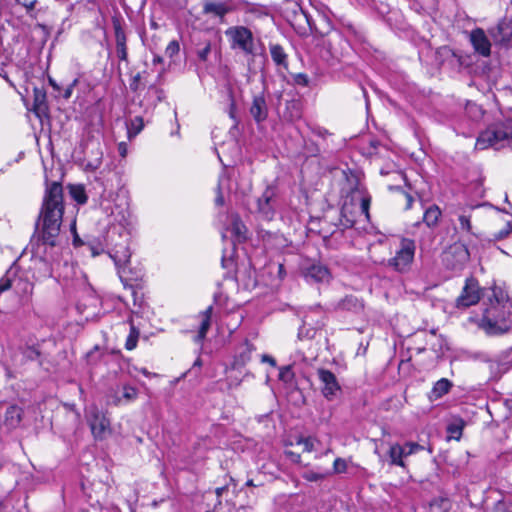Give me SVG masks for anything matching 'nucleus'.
Returning a JSON list of instances; mask_svg holds the SVG:
<instances>
[{
  "mask_svg": "<svg viewBox=\"0 0 512 512\" xmlns=\"http://www.w3.org/2000/svg\"><path fill=\"white\" fill-rule=\"evenodd\" d=\"M64 213L63 189L58 182L49 184L35 231L30 240L33 260V276L43 280L53 276L52 262L59 255V233Z\"/></svg>",
  "mask_w": 512,
  "mask_h": 512,
  "instance_id": "obj_1",
  "label": "nucleus"
},
{
  "mask_svg": "<svg viewBox=\"0 0 512 512\" xmlns=\"http://www.w3.org/2000/svg\"><path fill=\"white\" fill-rule=\"evenodd\" d=\"M110 218L104 235V244L106 252L114 261L121 282L127 286L132 280L127 276V265L132 255L134 221L128 207L121 205H115L111 210Z\"/></svg>",
  "mask_w": 512,
  "mask_h": 512,
  "instance_id": "obj_2",
  "label": "nucleus"
},
{
  "mask_svg": "<svg viewBox=\"0 0 512 512\" xmlns=\"http://www.w3.org/2000/svg\"><path fill=\"white\" fill-rule=\"evenodd\" d=\"M278 187L275 184H268L260 196L256 198L254 213L261 221H272L279 207Z\"/></svg>",
  "mask_w": 512,
  "mask_h": 512,
  "instance_id": "obj_3",
  "label": "nucleus"
},
{
  "mask_svg": "<svg viewBox=\"0 0 512 512\" xmlns=\"http://www.w3.org/2000/svg\"><path fill=\"white\" fill-rule=\"evenodd\" d=\"M423 449L424 447L416 442L409 441L403 445L395 442L389 444L385 458L379 453L378 447L375 448L374 453L379 456L380 461H386L390 466H397L406 470L407 464L405 459L410 455L422 451Z\"/></svg>",
  "mask_w": 512,
  "mask_h": 512,
  "instance_id": "obj_4",
  "label": "nucleus"
},
{
  "mask_svg": "<svg viewBox=\"0 0 512 512\" xmlns=\"http://www.w3.org/2000/svg\"><path fill=\"white\" fill-rule=\"evenodd\" d=\"M512 130L505 124H495L481 132L476 141V148L484 150L493 147L498 150L510 143L509 136Z\"/></svg>",
  "mask_w": 512,
  "mask_h": 512,
  "instance_id": "obj_5",
  "label": "nucleus"
},
{
  "mask_svg": "<svg viewBox=\"0 0 512 512\" xmlns=\"http://www.w3.org/2000/svg\"><path fill=\"white\" fill-rule=\"evenodd\" d=\"M225 35L232 50L241 51L245 55H256L254 35L248 27L231 26L226 29Z\"/></svg>",
  "mask_w": 512,
  "mask_h": 512,
  "instance_id": "obj_6",
  "label": "nucleus"
},
{
  "mask_svg": "<svg viewBox=\"0 0 512 512\" xmlns=\"http://www.w3.org/2000/svg\"><path fill=\"white\" fill-rule=\"evenodd\" d=\"M86 419L95 440L102 441L111 434L110 420L97 406L91 405L87 408Z\"/></svg>",
  "mask_w": 512,
  "mask_h": 512,
  "instance_id": "obj_7",
  "label": "nucleus"
},
{
  "mask_svg": "<svg viewBox=\"0 0 512 512\" xmlns=\"http://www.w3.org/2000/svg\"><path fill=\"white\" fill-rule=\"evenodd\" d=\"M415 249L416 245L413 240L403 238L395 256L388 260V266L400 273L408 272L414 259Z\"/></svg>",
  "mask_w": 512,
  "mask_h": 512,
  "instance_id": "obj_8",
  "label": "nucleus"
},
{
  "mask_svg": "<svg viewBox=\"0 0 512 512\" xmlns=\"http://www.w3.org/2000/svg\"><path fill=\"white\" fill-rule=\"evenodd\" d=\"M239 9L235 0H203L202 13L225 22L226 15Z\"/></svg>",
  "mask_w": 512,
  "mask_h": 512,
  "instance_id": "obj_9",
  "label": "nucleus"
},
{
  "mask_svg": "<svg viewBox=\"0 0 512 512\" xmlns=\"http://www.w3.org/2000/svg\"><path fill=\"white\" fill-rule=\"evenodd\" d=\"M470 260L468 248L461 243H455L443 254V263L453 271L462 270Z\"/></svg>",
  "mask_w": 512,
  "mask_h": 512,
  "instance_id": "obj_10",
  "label": "nucleus"
},
{
  "mask_svg": "<svg viewBox=\"0 0 512 512\" xmlns=\"http://www.w3.org/2000/svg\"><path fill=\"white\" fill-rule=\"evenodd\" d=\"M482 290L479 283L474 278H467L461 294L456 299V306L458 308H467L475 305L481 299Z\"/></svg>",
  "mask_w": 512,
  "mask_h": 512,
  "instance_id": "obj_11",
  "label": "nucleus"
},
{
  "mask_svg": "<svg viewBox=\"0 0 512 512\" xmlns=\"http://www.w3.org/2000/svg\"><path fill=\"white\" fill-rule=\"evenodd\" d=\"M318 379L321 382V392L327 400H333L341 391V386L330 370L320 368L317 370Z\"/></svg>",
  "mask_w": 512,
  "mask_h": 512,
  "instance_id": "obj_12",
  "label": "nucleus"
},
{
  "mask_svg": "<svg viewBox=\"0 0 512 512\" xmlns=\"http://www.w3.org/2000/svg\"><path fill=\"white\" fill-rule=\"evenodd\" d=\"M306 19L310 29L320 36L328 35L333 30L332 21L325 11H317L315 17L306 15Z\"/></svg>",
  "mask_w": 512,
  "mask_h": 512,
  "instance_id": "obj_13",
  "label": "nucleus"
},
{
  "mask_svg": "<svg viewBox=\"0 0 512 512\" xmlns=\"http://www.w3.org/2000/svg\"><path fill=\"white\" fill-rule=\"evenodd\" d=\"M315 312L320 314L322 317V311L319 308L315 309ZM324 325L323 319H317L314 321L312 315L305 314L303 318V324L298 330V338L300 340L303 339H313L316 336L317 331Z\"/></svg>",
  "mask_w": 512,
  "mask_h": 512,
  "instance_id": "obj_14",
  "label": "nucleus"
},
{
  "mask_svg": "<svg viewBox=\"0 0 512 512\" xmlns=\"http://www.w3.org/2000/svg\"><path fill=\"white\" fill-rule=\"evenodd\" d=\"M495 43L508 46L512 38V19L504 18L498 25L490 30Z\"/></svg>",
  "mask_w": 512,
  "mask_h": 512,
  "instance_id": "obj_15",
  "label": "nucleus"
},
{
  "mask_svg": "<svg viewBox=\"0 0 512 512\" xmlns=\"http://www.w3.org/2000/svg\"><path fill=\"white\" fill-rule=\"evenodd\" d=\"M511 320L509 318H490L486 316L482 319L481 327L490 335H500L506 333L511 328Z\"/></svg>",
  "mask_w": 512,
  "mask_h": 512,
  "instance_id": "obj_16",
  "label": "nucleus"
},
{
  "mask_svg": "<svg viewBox=\"0 0 512 512\" xmlns=\"http://www.w3.org/2000/svg\"><path fill=\"white\" fill-rule=\"evenodd\" d=\"M470 42L474 50L481 56L488 57L491 52V43L481 28H476L470 33Z\"/></svg>",
  "mask_w": 512,
  "mask_h": 512,
  "instance_id": "obj_17",
  "label": "nucleus"
},
{
  "mask_svg": "<svg viewBox=\"0 0 512 512\" xmlns=\"http://www.w3.org/2000/svg\"><path fill=\"white\" fill-rule=\"evenodd\" d=\"M304 277L307 282L327 283L331 278V274L325 265L314 263L305 269Z\"/></svg>",
  "mask_w": 512,
  "mask_h": 512,
  "instance_id": "obj_18",
  "label": "nucleus"
},
{
  "mask_svg": "<svg viewBox=\"0 0 512 512\" xmlns=\"http://www.w3.org/2000/svg\"><path fill=\"white\" fill-rule=\"evenodd\" d=\"M271 59L277 67L278 73L285 77V73L289 71L288 54L279 44H269Z\"/></svg>",
  "mask_w": 512,
  "mask_h": 512,
  "instance_id": "obj_19",
  "label": "nucleus"
},
{
  "mask_svg": "<svg viewBox=\"0 0 512 512\" xmlns=\"http://www.w3.org/2000/svg\"><path fill=\"white\" fill-rule=\"evenodd\" d=\"M113 28L115 33L117 57L121 61H127L128 53L126 47V35L119 20H113Z\"/></svg>",
  "mask_w": 512,
  "mask_h": 512,
  "instance_id": "obj_20",
  "label": "nucleus"
},
{
  "mask_svg": "<svg viewBox=\"0 0 512 512\" xmlns=\"http://www.w3.org/2000/svg\"><path fill=\"white\" fill-rule=\"evenodd\" d=\"M250 113L257 123H260L267 118L268 107L265 97L262 94L253 97Z\"/></svg>",
  "mask_w": 512,
  "mask_h": 512,
  "instance_id": "obj_21",
  "label": "nucleus"
},
{
  "mask_svg": "<svg viewBox=\"0 0 512 512\" xmlns=\"http://www.w3.org/2000/svg\"><path fill=\"white\" fill-rule=\"evenodd\" d=\"M244 14L246 23H251L256 19H261L263 17L268 16V12L265 6L259 4H252L248 2H244L242 7H239Z\"/></svg>",
  "mask_w": 512,
  "mask_h": 512,
  "instance_id": "obj_22",
  "label": "nucleus"
},
{
  "mask_svg": "<svg viewBox=\"0 0 512 512\" xmlns=\"http://www.w3.org/2000/svg\"><path fill=\"white\" fill-rule=\"evenodd\" d=\"M165 97L164 91L157 87L154 84H151L147 92L144 96V99L141 101V105L145 106L146 109L154 108L159 102H161Z\"/></svg>",
  "mask_w": 512,
  "mask_h": 512,
  "instance_id": "obj_23",
  "label": "nucleus"
},
{
  "mask_svg": "<svg viewBox=\"0 0 512 512\" xmlns=\"http://www.w3.org/2000/svg\"><path fill=\"white\" fill-rule=\"evenodd\" d=\"M255 350L254 346L246 341L239 349L234 357L233 367L239 368L245 366L252 357V353Z\"/></svg>",
  "mask_w": 512,
  "mask_h": 512,
  "instance_id": "obj_24",
  "label": "nucleus"
},
{
  "mask_svg": "<svg viewBox=\"0 0 512 512\" xmlns=\"http://www.w3.org/2000/svg\"><path fill=\"white\" fill-rule=\"evenodd\" d=\"M212 310H213L212 306H209L205 311H203L200 314L201 322H200V326L198 329V334L196 335V337L194 339V341L196 343L202 342L206 337V334L211 325Z\"/></svg>",
  "mask_w": 512,
  "mask_h": 512,
  "instance_id": "obj_25",
  "label": "nucleus"
},
{
  "mask_svg": "<svg viewBox=\"0 0 512 512\" xmlns=\"http://www.w3.org/2000/svg\"><path fill=\"white\" fill-rule=\"evenodd\" d=\"M231 233L237 242H243L247 238V227L237 214L231 216Z\"/></svg>",
  "mask_w": 512,
  "mask_h": 512,
  "instance_id": "obj_26",
  "label": "nucleus"
},
{
  "mask_svg": "<svg viewBox=\"0 0 512 512\" xmlns=\"http://www.w3.org/2000/svg\"><path fill=\"white\" fill-rule=\"evenodd\" d=\"M452 386L453 384L450 380H448L447 378H441L434 384L430 392L429 398L431 400L440 399L450 391Z\"/></svg>",
  "mask_w": 512,
  "mask_h": 512,
  "instance_id": "obj_27",
  "label": "nucleus"
},
{
  "mask_svg": "<svg viewBox=\"0 0 512 512\" xmlns=\"http://www.w3.org/2000/svg\"><path fill=\"white\" fill-rule=\"evenodd\" d=\"M22 409L16 405H11L5 412L4 422L9 428H15L21 421Z\"/></svg>",
  "mask_w": 512,
  "mask_h": 512,
  "instance_id": "obj_28",
  "label": "nucleus"
},
{
  "mask_svg": "<svg viewBox=\"0 0 512 512\" xmlns=\"http://www.w3.org/2000/svg\"><path fill=\"white\" fill-rule=\"evenodd\" d=\"M230 180L228 176L226 175V172L224 171L220 176L218 180L217 185V196L215 198V203L218 206H222L224 204V192L230 191Z\"/></svg>",
  "mask_w": 512,
  "mask_h": 512,
  "instance_id": "obj_29",
  "label": "nucleus"
},
{
  "mask_svg": "<svg viewBox=\"0 0 512 512\" xmlns=\"http://www.w3.org/2000/svg\"><path fill=\"white\" fill-rule=\"evenodd\" d=\"M452 507L447 497H437L429 502L427 512H449Z\"/></svg>",
  "mask_w": 512,
  "mask_h": 512,
  "instance_id": "obj_30",
  "label": "nucleus"
},
{
  "mask_svg": "<svg viewBox=\"0 0 512 512\" xmlns=\"http://www.w3.org/2000/svg\"><path fill=\"white\" fill-rule=\"evenodd\" d=\"M441 214V210L437 205H431L425 210L423 215V221L428 227H435L438 224Z\"/></svg>",
  "mask_w": 512,
  "mask_h": 512,
  "instance_id": "obj_31",
  "label": "nucleus"
},
{
  "mask_svg": "<svg viewBox=\"0 0 512 512\" xmlns=\"http://www.w3.org/2000/svg\"><path fill=\"white\" fill-rule=\"evenodd\" d=\"M357 196H359L360 201V212L368 219L371 196L365 190H356L353 192L352 199L355 200Z\"/></svg>",
  "mask_w": 512,
  "mask_h": 512,
  "instance_id": "obj_32",
  "label": "nucleus"
},
{
  "mask_svg": "<svg viewBox=\"0 0 512 512\" xmlns=\"http://www.w3.org/2000/svg\"><path fill=\"white\" fill-rule=\"evenodd\" d=\"M339 221L340 226L343 229L352 228L356 222L355 216L347 204H345L341 209V217Z\"/></svg>",
  "mask_w": 512,
  "mask_h": 512,
  "instance_id": "obj_33",
  "label": "nucleus"
},
{
  "mask_svg": "<svg viewBox=\"0 0 512 512\" xmlns=\"http://www.w3.org/2000/svg\"><path fill=\"white\" fill-rule=\"evenodd\" d=\"M143 128H144V121L141 116H136L133 119H131L129 124H127V134H128L129 139L138 135L142 131Z\"/></svg>",
  "mask_w": 512,
  "mask_h": 512,
  "instance_id": "obj_34",
  "label": "nucleus"
},
{
  "mask_svg": "<svg viewBox=\"0 0 512 512\" xmlns=\"http://www.w3.org/2000/svg\"><path fill=\"white\" fill-rule=\"evenodd\" d=\"M338 308L357 311L362 308V304L359 302L357 297L350 295L346 296L339 302Z\"/></svg>",
  "mask_w": 512,
  "mask_h": 512,
  "instance_id": "obj_35",
  "label": "nucleus"
},
{
  "mask_svg": "<svg viewBox=\"0 0 512 512\" xmlns=\"http://www.w3.org/2000/svg\"><path fill=\"white\" fill-rule=\"evenodd\" d=\"M70 195L78 204L83 205L87 202L86 191L82 185L70 186Z\"/></svg>",
  "mask_w": 512,
  "mask_h": 512,
  "instance_id": "obj_36",
  "label": "nucleus"
},
{
  "mask_svg": "<svg viewBox=\"0 0 512 512\" xmlns=\"http://www.w3.org/2000/svg\"><path fill=\"white\" fill-rule=\"evenodd\" d=\"M139 338V331L132 325L130 329V333L126 339L125 348L127 350H133L137 346Z\"/></svg>",
  "mask_w": 512,
  "mask_h": 512,
  "instance_id": "obj_37",
  "label": "nucleus"
},
{
  "mask_svg": "<svg viewBox=\"0 0 512 512\" xmlns=\"http://www.w3.org/2000/svg\"><path fill=\"white\" fill-rule=\"evenodd\" d=\"M14 276L13 269H9L6 274L0 279V293L7 291L12 286V277Z\"/></svg>",
  "mask_w": 512,
  "mask_h": 512,
  "instance_id": "obj_38",
  "label": "nucleus"
},
{
  "mask_svg": "<svg viewBox=\"0 0 512 512\" xmlns=\"http://www.w3.org/2000/svg\"><path fill=\"white\" fill-rule=\"evenodd\" d=\"M138 396V391L135 387L125 385L123 387V394L122 398L125 400V402H131L134 401Z\"/></svg>",
  "mask_w": 512,
  "mask_h": 512,
  "instance_id": "obj_39",
  "label": "nucleus"
},
{
  "mask_svg": "<svg viewBox=\"0 0 512 512\" xmlns=\"http://www.w3.org/2000/svg\"><path fill=\"white\" fill-rule=\"evenodd\" d=\"M347 471V461L343 458H336L333 463V471L334 474H342Z\"/></svg>",
  "mask_w": 512,
  "mask_h": 512,
  "instance_id": "obj_40",
  "label": "nucleus"
},
{
  "mask_svg": "<svg viewBox=\"0 0 512 512\" xmlns=\"http://www.w3.org/2000/svg\"><path fill=\"white\" fill-rule=\"evenodd\" d=\"M211 52V42L207 41L204 43L202 48L197 50V57L200 61L206 62Z\"/></svg>",
  "mask_w": 512,
  "mask_h": 512,
  "instance_id": "obj_41",
  "label": "nucleus"
},
{
  "mask_svg": "<svg viewBox=\"0 0 512 512\" xmlns=\"http://www.w3.org/2000/svg\"><path fill=\"white\" fill-rule=\"evenodd\" d=\"M179 51H180L179 42L177 40H172L167 45V47L165 49V54L169 58H173L175 55H177L179 53Z\"/></svg>",
  "mask_w": 512,
  "mask_h": 512,
  "instance_id": "obj_42",
  "label": "nucleus"
},
{
  "mask_svg": "<svg viewBox=\"0 0 512 512\" xmlns=\"http://www.w3.org/2000/svg\"><path fill=\"white\" fill-rule=\"evenodd\" d=\"M493 297L498 306L502 305L504 302H508V295L505 294L500 287L493 289Z\"/></svg>",
  "mask_w": 512,
  "mask_h": 512,
  "instance_id": "obj_43",
  "label": "nucleus"
},
{
  "mask_svg": "<svg viewBox=\"0 0 512 512\" xmlns=\"http://www.w3.org/2000/svg\"><path fill=\"white\" fill-rule=\"evenodd\" d=\"M326 474L318 473L314 471H306L303 473L302 477L309 482H317L323 480Z\"/></svg>",
  "mask_w": 512,
  "mask_h": 512,
  "instance_id": "obj_44",
  "label": "nucleus"
},
{
  "mask_svg": "<svg viewBox=\"0 0 512 512\" xmlns=\"http://www.w3.org/2000/svg\"><path fill=\"white\" fill-rule=\"evenodd\" d=\"M147 72L146 71H143L142 73L141 72H138L136 75H134L130 81V89L133 91V92H137L139 87H140V83H141V80L143 79V75H146Z\"/></svg>",
  "mask_w": 512,
  "mask_h": 512,
  "instance_id": "obj_45",
  "label": "nucleus"
},
{
  "mask_svg": "<svg viewBox=\"0 0 512 512\" xmlns=\"http://www.w3.org/2000/svg\"><path fill=\"white\" fill-rule=\"evenodd\" d=\"M466 111L468 114L472 115L475 119L479 118L483 114V110L480 106L475 103H468L466 106Z\"/></svg>",
  "mask_w": 512,
  "mask_h": 512,
  "instance_id": "obj_46",
  "label": "nucleus"
},
{
  "mask_svg": "<svg viewBox=\"0 0 512 512\" xmlns=\"http://www.w3.org/2000/svg\"><path fill=\"white\" fill-rule=\"evenodd\" d=\"M297 444L303 445V451L305 452H311L314 449V441L311 437L307 438H299L297 440Z\"/></svg>",
  "mask_w": 512,
  "mask_h": 512,
  "instance_id": "obj_47",
  "label": "nucleus"
},
{
  "mask_svg": "<svg viewBox=\"0 0 512 512\" xmlns=\"http://www.w3.org/2000/svg\"><path fill=\"white\" fill-rule=\"evenodd\" d=\"M459 223H460V228L466 232H470L471 231V221H470V217L469 216H466V215H460L459 216Z\"/></svg>",
  "mask_w": 512,
  "mask_h": 512,
  "instance_id": "obj_48",
  "label": "nucleus"
},
{
  "mask_svg": "<svg viewBox=\"0 0 512 512\" xmlns=\"http://www.w3.org/2000/svg\"><path fill=\"white\" fill-rule=\"evenodd\" d=\"M447 431L455 439H460L462 435V427L458 425H449Z\"/></svg>",
  "mask_w": 512,
  "mask_h": 512,
  "instance_id": "obj_49",
  "label": "nucleus"
},
{
  "mask_svg": "<svg viewBox=\"0 0 512 512\" xmlns=\"http://www.w3.org/2000/svg\"><path fill=\"white\" fill-rule=\"evenodd\" d=\"M294 82L298 85L306 86L308 85L309 79L306 74L298 73L294 75Z\"/></svg>",
  "mask_w": 512,
  "mask_h": 512,
  "instance_id": "obj_50",
  "label": "nucleus"
},
{
  "mask_svg": "<svg viewBox=\"0 0 512 512\" xmlns=\"http://www.w3.org/2000/svg\"><path fill=\"white\" fill-rule=\"evenodd\" d=\"M77 82H78V80H77V79H75V80H73V82H72L71 84H69V85L65 88V90H64V92H63V94H62V96H63V98H64V99H69V98L71 97L72 92H73V88L75 87V85L77 84Z\"/></svg>",
  "mask_w": 512,
  "mask_h": 512,
  "instance_id": "obj_51",
  "label": "nucleus"
},
{
  "mask_svg": "<svg viewBox=\"0 0 512 512\" xmlns=\"http://www.w3.org/2000/svg\"><path fill=\"white\" fill-rule=\"evenodd\" d=\"M285 455L288 459H290L293 463H300L301 456L298 453H295L293 451H285Z\"/></svg>",
  "mask_w": 512,
  "mask_h": 512,
  "instance_id": "obj_52",
  "label": "nucleus"
},
{
  "mask_svg": "<svg viewBox=\"0 0 512 512\" xmlns=\"http://www.w3.org/2000/svg\"><path fill=\"white\" fill-rule=\"evenodd\" d=\"M25 355L30 360H35L40 356V352L35 348H28Z\"/></svg>",
  "mask_w": 512,
  "mask_h": 512,
  "instance_id": "obj_53",
  "label": "nucleus"
},
{
  "mask_svg": "<svg viewBox=\"0 0 512 512\" xmlns=\"http://www.w3.org/2000/svg\"><path fill=\"white\" fill-rule=\"evenodd\" d=\"M44 99H45V94L41 93L39 90L35 89V105L37 107H39L40 104H42V102L44 101Z\"/></svg>",
  "mask_w": 512,
  "mask_h": 512,
  "instance_id": "obj_54",
  "label": "nucleus"
},
{
  "mask_svg": "<svg viewBox=\"0 0 512 512\" xmlns=\"http://www.w3.org/2000/svg\"><path fill=\"white\" fill-rule=\"evenodd\" d=\"M118 152L121 157H125L127 154V144L125 142H120L118 144Z\"/></svg>",
  "mask_w": 512,
  "mask_h": 512,
  "instance_id": "obj_55",
  "label": "nucleus"
},
{
  "mask_svg": "<svg viewBox=\"0 0 512 512\" xmlns=\"http://www.w3.org/2000/svg\"><path fill=\"white\" fill-rule=\"evenodd\" d=\"M261 360H262V362L269 363L273 367L276 366L275 359L269 355H266V354L262 355Z\"/></svg>",
  "mask_w": 512,
  "mask_h": 512,
  "instance_id": "obj_56",
  "label": "nucleus"
},
{
  "mask_svg": "<svg viewBox=\"0 0 512 512\" xmlns=\"http://www.w3.org/2000/svg\"><path fill=\"white\" fill-rule=\"evenodd\" d=\"M507 227H508V229L502 230L498 233V236H497L498 239H502L509 234L510 230L512 229V225L510 222H507Z\"/></svg>",
  "mask_w": 512,
  "mask_h": 512,
  "instance_id": "obj_57",
  "label": "nucleus"
},
{
  "mask_svg": "<svg viewBox=\"0 0 512 512\" xmlns=\"http://www.w3.org/2000/svg\"><path fill=\"white\" fill-rule=\"evenodd\" d=\"M36 3H37V0H31L29 2L23 3V6L26 7V9L28 11H30V10L34 9Z\"/></svg>",
  "mask_w": 512,
  "mask_h": 512,
  "instance_id": "obj_58",
  "label": "nucleus"
},
{
  "mask_svg": "<svg viewBox=\"0 0 512 512\" xmlns=\"http://www.w3.org/2000/svg\"><path fill=\"white\" fill-rule=\"evenodd\" d=\"M314 133L320 137H325L328 134V131L324 128H317L314 130Z\"/></svg>",
  "mask_w": 512,
  "mask_h": 512,
  "instance_id": "obj_59",
  "label": "nucleus"
},
{
  "mask_svg": "<svg viewBox=\"0 0 512 512\" xmlns=\"http://www.w3.org/2000/svg\"><path fill=\"white\" fill-rule=\"evenodd\" d=\"M226 490H227L226 486L218 487V488H216L215 493L218 497H220Z\"/></svg>",
  "mask_w": 512,
  "mask_h": 512,
  "instance_id": "obj_60",
  "label": "nucleus"
},
{
  "mask_svg": "<svg viewBox=\"0 0 512 512\" xmlns=\"http://www.w3.org/2000/svg\"><path fill=\"white\" fill-rule=\"evenodd\" d=\"M49 84L54 88L55 91H60V87L54 79L49 78Z\"/></svg>",
  "mask_w": 512,
  "mask_h": 512,
  "instance_id": "obj_61",
  "label": "nucleus"
},
{
  "mask_svg": "<svg viewBox=\"0 0 512 512\" xmlns=\"http://www.w3.org/2000/svg\"><path fill=\"white\" fill-rule=\"evenodd\" d=\"M106 251V248H102L101 251L96 249L94 246H91V253L93 256L99 255L101 252Z\"/></svg>",
  "mask_w": 512,
  "mask_h": 512,
  "instance_id": "obj_62",
  "label": "nucleus"
},
{
  "mask_svg": "<svg viewBox=\"0 0 512 512\" xmlns=\"http://www.w3.org/2000/svg\"><path fill=\"white\" fill-rule=\"evenodd\" d=\"M163 59L162 57L158 56V55H155L154 58H153V63L154 64H160L162 63Z\"/></svg>",
  "mask_w": 512,
  "mask_h": 512,
  "instance_id": "obj_63",
  "label": "nucleus"
},
{
  "mask_svg": "<svg viewBox=\"0 0 512 512\" xmlns=\"http://www.w3.org/2000/svg\"><path fill=\"white\" fill-rule=\"evenodd\" d=\"M245 486H247V487H254L255 484H254L252 479H249V480L246 481Z\"/></svg>",
  "mask_w": 512,
  "mask_h": 512,
  "instance_id": "obj_64",
  "label": "nucleus"
}]
</instances>
